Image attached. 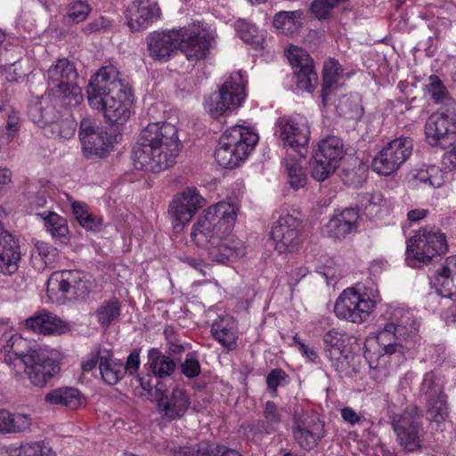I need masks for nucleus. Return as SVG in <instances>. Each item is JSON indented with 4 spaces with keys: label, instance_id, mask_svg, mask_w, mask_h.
Masks as SVG:
<instances>
[{
    "label": "nucleus",
    "instance_id": "obj_1",
    "mask_svg": "<svg viewBox=\"0 0 456 456\" xmlns=\"http://www.w3.org/2000/svg\"><path fill=\"white\" fill-rule=\"evenodd\" d=\"M418 337V323L414 313L397 307L386 313L379 320L376 339L384 353H373L368 356L370 377L378 383H383L390 374V358L400 362L413 347Z\"/></svg>",
    "mask_w": 456,
    "mask_h": 456
},
{
    "label": "nucleus",
    "instance_id": "obj_2",
    "mask_svg": "<svg viewBox=\"0 0 456 456\" xmlns=\"http://www.w3.org/2000/svg\"><path fill=\"white\" fill-rule=\"evenodd\" d=\"M3 340L4 362L15 377L22 378V370L33 386L44 387L59 372V364L50 349L28 346V341L12 330L3 333Z\"/></svg>",
    "mask_w": 456,
    "mask_h": 456
},
{
    "label": "nucleus",
    "instance_id": "obj_3",
    "mask_svg": "<svg viewBox=\"0 0 456 456\" xmlns=\"http://www.w3.org/2000/svg\"><path fill=\"white\" fill-rule=\"evenodd\" d=\"M180 150L175 126L167 122L150 123L133 147V164L136 169L158 173L175 164Z\"/></svg>",
    "mask_w": 456,
    "mask_h": 456
},
{
    "label": "nucleus",
    "instance_id": "obj_4",
    "mask_svg": "<svg viewBox=\"0 0 456 456\" xmlns=\"http://www.w3.org/2000/svg\"><path fill=\"white\" fill-rule=\"evenodd\" d=\"M214 42L213 33L200 23L155 31L147 37L149 55L159 61H167L179 47L189 61L198 62L207 57Z\"/></svg>",
    "mask_w": 456,
    "mask_h": 456
},
{
    "label": "nucleus",
    "instance_id": "obj_5",
    "mask_svg": "<svg viewBox=\"0 0 456 456\" xmlns=\"http://www.w3.org/2000/svg\"><path fill=\"white\" fill-rule=\"evenodd\" d=\"M237 218L235 206L225 201L218 202L208 208L193 224L191 236L195 244L208 251V247L223 232H232Z\"/></svg>",
    "mask_w": 456,
    "mask_h": 456
},
{
    "label": "nucleus",
    "instance_id": "obj_6",
    "mask_svg": "<svg viewBox=\"0 0 456 456\" xmlns=\"http://www.w3.org/2000/svg\"><path fill=\"white\" fill-rule=\"evenodd\" d=\"M257 142V134L248 127L240 125L231 126L220 137L215 159L219 166L233 168L248 157Z\"/></svg>",
    "mask_w": 456,
    "mask_h": 456
},
{
    "label": "nucleus",
    "instance_id": "obj_7",
    "mask_svg": "<svg viewBox=\"0 0 456 456\" xmlns=\"http://www.w3.org/2000/svg\"><path fill=\"white\" fill-rule=\"evenodd\" d=\"M77 77L74 64L65 58L57 60L45 73L48 91L69 107L79 105L84 99Z\"/></svg>",
    "mask_w": 456,
    "mask_h": 456
},
{
    "label": "nucleus",
    "instance_id": "obj_8",
    "mask_svg": "<svg viewBox=\"0 0 456 456\" xmlns=\"http://www.w3.org/2000/svg\"><path fill=\"white\" fill-rule=\"evenodd\" d=\"M448 251L446 235L440 229L423 227L406 241L407 261L428 264Z\"/></svg>",
    "mask_w": 456,
    "mask_h": 456
},
{
    "label": "nucleus",
    "instance_id": "obj_9",
    "mask_svg": "<svg viewBox=\"0 0 456 456\" xmlns=\"http://www.w3.org/2000/svg\"><path fill=\"white\" fill-rule=\"evenodd\" d=\"M375 307L371 292L362 286L347 288L339 295L334 305L338 318L353 323H362L368 320Z\"/></svg>",
    "mask_w": 456,
    "mask_h": 456
},
{
    "label": "nucleus",
    "instance_id": "obj_10",
    "mask_svg": "<svg viewBox=\"0 0 456 456\" xmlns=\"http://www.w3.org/2000/svg\"><path fill=\"white\" fill-rule=\"evenodd\" d=\"M245 81L240 71L231 73L217 93L210 94L205 102V110L214 118L237 109L242 103Z\"/></svg>",
    "mask_w": 456,
    "mask_h": 456
},
{
    "label": "nucleus",
    "instance_id": "obj_11",
    "mask_svg": "<svg viewBox=\"0 0 456 456\" xmlns=\"http://www.w3.org/2000/svg\"><path fill=\"white\" fill-rule=\"evenodd\" d=\"M91 291V283L86 275L77 270H62L53 273L48 280L46 292L54 300L84 299Z\"/></svg>",
    "mask_w": 456,
    "mask_h": 456
},
{
    "label": "nucleus",
    "instance_id": "obj_12",
    "mask_svg": "<svg viewBox=\"0 0 456 456\" xmlns=\"http://www.w3.org/2000/svg\"><path fill=\"white\" fill-rule=\"evenodd\" d=\"M276 126L281 140L289 147L295 158L303 159L307 152L310 139V126L307 118L301 114L280 118Z\"/></svg>",
    "mask_w": 456,
    "mask_h": 456
},
{
    "label": "nucleus",
    "instance_id": "obj_13",
    "mask_svg": "<svg viewBox=\"0 0 456 456\" xmlns=\"http://www.w3.org/2000/svg\"><path fill=\"white\" fill-rule=\"evenodd\" d=\"M412 147V141L409 137H399L392 140L372 159V170L380 175H392L411 155Z\"/></svg>",
    "mask_w": 456,
    "mask_h": 456
},
{
    "label": "nucleus",
    "instance_id": "obj_14",
    "mask_svg": "<svg viewBox=\"0 0 456 456\" xmlns=\"http://www.w3.org/2000/svg\"><path fill=\"white\" fill-rule=\"evenodd\" d=\"M89 105L102 112L104 118L112 126H123L131 116V109L134 103V94L132 88L120 90L118 93H111L106 96H101L100 101L92 102L87 100Z\"/></svg>",
    "mask_w": 456,
    "mask_h": 456
},
{
    "label": "nucleus",
    "instance_id": "obj_15",
    "mask_svg": "<svg viewBox=\"0 0 456 456\" xmlns=\"http://www.w3.org/2000/svg\"><path fill=\"white\" fill-rule=\"evenodd\" d=\"M396 440L404 451L415 452L421 448L420 414L416 406L407 408L404 412L392 419Z\"/></svg>",
    "mask_w": 456,
    "mask_h": 456
},
{
    "label": "nucleus",
    "instance_id": "obj_16",
    "mask_svg": "<svg viewBox=\"0 0 456 456\" xmlns=\"http://www.w3.org/2000/svg\"><path fill=\"white\" fill-rule=\"evenodd\" d=\"M300 224V220L290 214L279 217L271 231V238L279 253H291L299 248L302 242Z\"/></svg>",
    "mask_w": 456,
    "mask_h": 456
},
{
    "label": "nucleus",
    "instance_id": "obj_17",
    "mask_svg": "<svg viewBox=\"0 0 456 456\" xmlns=\"http://www.w3.org/2000/svg\"><path fill=\"white\" fill-rule=\"evenodd\" d=\"M291 430L295 442L305 451L316 447L324 436L323 423L306 412L294 414Z\"/></svg>",
    "mask_w": 456,
    "mask_h": 456
},
{
    "label": "nucleus",
    "instance_id": "obj_18",
    "mask_svg": "<svg viewBox=\"0 0 456 456\" xmlns=\"http://www.w3.org/2000/svg\"><path fill=\"white\" fill-rule=\"evenodd\" d=\"M130 86L120 77V73L113 65L102 67L91 77L86 87L87 100L100 101L101 96L126 90Z\"/></svg>",
    "mask_w": 456,
    "mask_h": 456
},
{
    "label": "nucleus",
    "instance_id": "obj_19",
    "mask_svg": "<svg viewBox=\"0 0 456 456\" xmlns=\"http://www.w3.org/2000/svg\"><path fill=\"white\" fill-rule=\"evenodd\" d=\"M204 198L194 187L187 188L177 194L168 208L174 227L188 224L198 210L204 206Z\"/></svg>",
    "mask_w": 456,
    "mask_h": 456
},
{
    "label": "nucleus",
    "instance_id": "obj_20",
    "mask_svg": "<svg viewBox=\"0 0 456 456\" xmlns=\"http://www.w3.org/2000/svg\"><path fill=\"white\" fill-rule=\"evenodd\" d=\"M428 142L432 146L448 143L456 139V113L445 111L432 114L425 125Z\"/></svg>",
    "mask_w": 456,
    "mask_h": 456
},
{
    "label": "nucleus",
    "instance_id": "obj_21",
    "mask_svg": "<svg viewBox=\"0 0 456 456\" xmlns=\"http://www.w3.org/2000/svg\"><path fill=\"white\" fill-rule=\"evenodd\" d=\"M287 57L295 69L297 87L311 92L318 84V76L314 69V61L306 51L298 46H290L287 50Z\"/></svg>",
    "mask_w": 456,
    "mask_h": 456
},
{
    "label": "nucleus",
    "instance_id": "obj_22",
    "mask_svg": "<svg viewBox=\"0 0 456 456\" xmlns=\"http://www.w3.org/2000/svg\"><path fill=\"white\" fill-rule=\"evenodd\" d=\"M208 254L213 261L225 264L243 257L246 255V247L242 240L232 236L231 232H223L208 247Z\"/></svg>",
    "mask_w": 456,
    "mask_h": 456
},
{
    "label": "nucleus",
    "instance_id": "obj_23",
    "mask_svg": "<svg viewBox=\"0 0 456 456\" xmlns=\"http://www.w3.org/2000/svg\"><path fill=\"white\" fill-rule=\"evenodd\" d=\"M159 16V7L151 0H134L126 11L127 24L132 31L146 29Z\"/></svg>",
    "mask_w": 456,
    "mask_h": 456
},
{
    "label": "nucleus",
    "instance_id": "obj_24",
    "mask_svg": "<svg viewBox=\"0 0 456 456\" xmlns=\"http://www.w3.org/2000/svg\"><path fill=\"white\" fill-rule=\"evenodd\" d=\"M345 332L332 329L323 338L325 354L335 370L343 373L348 370L353 355L345 349Z\"/></svg>",
    "mask_w": 456,
    "mask_h": 456
},
{
    "label": "nucleus",
    "instance_id": "obj_25",
    "mask_svg": "<svg viewBox=\"0 0 456 456\" xmlns=\"http://www.w3.org/2000/svg\"><path fill=\"white\" fill-rule=\"evenodd\" d=\"M27 329L45 336L61 335L70 331L69 322L61 320L54 314L42 309L25 321Z\"/></svg>",
    "mask_w": 456,
    "mask_h": 456
},
{
    "label": "nucleus",
    "instance_id": "obj_26",
    "mask_svg": "<svg viewBox=\"0 0 456 456\" xmlns=\"http://www.w3.org/2000/svg\"><path fill=\"white\" fill-rule=\"evenodd\" d=\"M442 297H454L456 302V256L447 257L430 281Z\"/></svg>",
    "mask_w": 456,
    "mask_h": 456
},
{
    "label": "nucleus",
    "instance_id": "obj_27",
    "mask_svg": "<svg viewBox=\"0 0 456 456\" xmlns=\"http://www.w3.org/2000/svg\"><path fill=\"white\" fill-rule=\"evenodd\" d=\"M53 100L51 95H44L29 105L28 115L38 126L45 129L61 116V111L56 110Z\"/></svg>",
    "mask_w": 456,
    "mask_h": 456
},
{
    "label": "nucleus",
    "instance_id": "obj_28",
    "mask_svg": "<svg viewBox=\"0 0 456 456\" xmlns=\"http://www.w3.org/2000/svg\"><path fill=\"white\" fill-rule=\"evenodd\" d=\"M21 252L19 240L2 230V273L12 275L19 268Z\"/></svg>",
    "mask_w": 456,
    "mask_h": 456
},
{
    "label": "nucleus",
    "instance_id": "obj_29",
    "mask_svg": "<svg viewBox=\"0 0 456 456\" xmlns=\"http://www.w3.org/2000/svg\"><path fill=\"white\" fill-rule=\"evenodd\" d=\"M45 402L52 406L77 410L83 405L85 398L80 391L73 387H61L49 391Z\"/></svg>",
    "mask_w": 456,
    "mask_h": 456
},
{
    "label": "nucleus",
    "instance_id": "obj_30",
    "mask_svg": "<svg viewBox=\"0 0 456 456\" xmlns=\"http://www.w3.org/2000/svg\"><path fill=\"white\" fill-rule=\"evenodd\" d=\"M359 218L358 211L349 208L333 216L327 224L328 233L335 239H344L346 235L356 230Z\"/></svg>",
    "mask_w": 456,
    "mask_h": 456
},
{
    "label": "nucleus",
    "instance_id": "obj_31",
    "mask_svg": "<svg viewBox=\"0 0 456 456\" xmlns=\"http://www.w3.org/2000/svg\"><path fill=\"white\" fill-rule=\"evenodd\" d=\"M262 416L263 419L257 420L251 428L261 436L278 431L283 422L282 410L273 401L265 403Z\"/></svg>",
    "mask_w": 456,
    "mask_h": 456
},
{
    "label": "nucleus",
    "instance_id": "obj_32",
    "mask_svg": "<svg viewBox=\"0 0 456 456\" xmlns=\"http://www.w3.org/2000/svg\"><path fill=\"white\" fill-rule=\"evenodd\" d=\"M211 334L226 349L236 348L238 335L232 317L226 315L215 320L211 325Z\"/></svg>",
    "mask_w": 456,
    "mask_h": 456
},
{
    "label": "nucleus",
    "instance_id": "obj_33",
    "mask_svg": "<svg viewBox=\"0 0 456 456\" xmlns=\"http://www.w3.org/2000/svg\"><path fill=\"white\" fill-rule=\"evenodd\" d=\"M189 405L190 401L187 392L180 387H175L170 395L159 402V406L162 407L165 417L169 419H175L183 416Z\"/></svg>",
    "mask_w": 456,
    "mask_h": 456
},
{
    "label": "nucleus",
    "instance_id": "obj_34",
    "mask_svg": "<svg viewBox=\"0 0 456 456\" xmlns=\"http://www.w3.org/2000/svg\"><path fill=\"white\" fill-rule=\"evenodd\" d=\"M147 365L153 373L155 379L169 377L176 369L175 362L155 347L148 351Z\"/></svg>",
    "mask_w": 456,
    "mask_h": 456
},
{
    "label": "nucleus",
    "instance_id": "obj_35",
    "mask_svg": "<svg viewBox=\"0 0 456 456\" xmlns=\"http://www.w3.org/2000/svg\"><path fill=\"white\" fill-rule=\"evenodd\" d=\"M319 159L328 161L338 167L339 160L344 156L342 141L336 136H329L318 143V149L314 152Z\"/></svg>",
    "mask_w": 456,
    "mask_h": 456
},
{
    "label": "nucleus",
    "instance_id": "obj_36",
    "mask_svg": "<svg viewBox=\"0 0 456 456\" xmlns=\"http://www.w3.org/2000/svg\"><path fill=\"white\" fill-rule=\"evenodd\" d=\"M342 69L338 61L329 59L324 62L323 84L322 88V103L327 105L330 101V94L337 86L338 79L342 76Z\"/></svg>",
    "mask_w": 456,
    "mask_h": 456
},
{
    "label": "nucleus",
    "instance_id": "obj_37",
    "mask_svg": "<svg viewBox=\"0 0 456 456\" xmlns=\"http://www.w3.org/2000/svg\"><path fill=\"white\" fill-rule=\"evenodd\" d=\"M38 216L44 220V226L53 238L64 242L68 240L69 228L65 218L51 211L39 213Z\"/></svg>",
    "mask_w": 456,
    "mask_h": 456
},
{
    "label": "nucleus",
    "instance_id": "obj_38",
    "mask_svg": "<svg viewBox=\"0 0 456 456\" xmlns=\"http://www.w3.org/2000/svg\"><path fill=\"white\" fill-rule=\"evenodd\" d=\"M100 372L105 383L116 385L125 377L124 364L118 360L111 359L109 354L101 355Z\"/></svg>",
    "mask_w": 456,
    "mask_h": 456
},
{
    "label": "nucleus",
    "instance_id": "obj_39",
    "mask_svg": "<svg viewBox=\"0 0 456 456\" xmlns=\"http://www.w3.org/2000/svg\"><path fill=\"white\" fill-rule=\"evenodd\" d=\"M2 456H55V454L44 442H36L20 447L2 448Z\"/></svg>",
    "mask_w": 456,
    "mask_h": 456
},
{
    "label": "nucleus",
    "instance_id": "obj_40",
    "mask_svg": "<svg viewBox=\"0 0 456 456\" xmlns=\"http://www.w3.org/2000/svg\"><path fill=\"white\" fill-rule=\"evenodd\" d=\"M66 117L63 115L57 118L56 121L51 123L45 128V134L54 138L69 139L75 134L77 123L71 115L67 112Z\"/></svg>",
    "mask_w": 456,
    "mask_h": 456
},
{
    "label": "nucleus",
    "instance_id": "obj_41",
    "mask_svg": "<svg viewBox=\"0 0 456 456\" xmlns=\"http://www.w3.org/2000/svg\"><path fill=\"white\" fill-rule=\"evenodd\" d=\"M121 313V303L116 298L112 297L110 300L102 302L95 311V316L98 323L104 329H107L110 324L117 320Z\"/></svg>",
    "mask_w": 456,
    "mask_h": 456
},
{
    "label": "nucleus",
    "instance_id": "obj_42",
    "mask_svg": "<svg viewBox=\"0 0 456 456\" xmlns=\"http://www.w3.org/2000/svg\"><path fill=\"white\" fill-rule=\"evenodd\" d=\"M31 425L28 415L22 413H11L2 410V434L20 433L28 430Z\"/></svg>",
    "mask_w": 456,
    "mask_h": 456
},
{
    "label": "nucleus",
    "instance_id": "obj_43",
    "mask_svg": "<svg viewBox=\"0 0 456 456\" xmlns=\"http://www.w3.org/2000/svg\"><path fill=\"white\" fill-rule=\"evenodd\" d=\"M428 94L436 104L452 106L454 99L450 95L446 86L436 75L429 77V83L426 86Z\"/></svg>",
    "mask_w": 456,
    "mask_h": 456
},
{
    "label": "nucleus",
    "instance_id": "obj_44",
    "mask_svg": "<svg viewBox=\"0 0 456 456\" xmlns=\"http://www.w3.org/2000/svg\"><path fill=\"white\" fill-rule=\"evenodd\" d=\"M286 154L287 158L284 159V164L288 173L289 183L293 189L298 190L306 183V175L297 163L301 159L295 158L296 154L289 153V151Z\"/></svg>",
    "mask_w": 456,
    "mask_h": 456
},
{
    "label": "nucleus",
    "instance_id": "obj_45",
    "mask_svg": "<svg viewBox=\"0 0 456 456\" xmlns=\"http://www.w3.org/2000/svg\"><path fill=\"white\" fill-rule=\"evenodd\" d=\"M81 142L86 151L101 156L108 151L110 144V138L108 133L101 128Z\"/></svg>",
    "mask_w": 456,
    "mask_h": 456
},
{
    "label": "nucleus",
    "instance_id": "obj_46",
    "mask_svg": "<svg viewBox=\"0 0 456 456\" xmlns=\"http://www.w3.org/2000/svg\"><path fill=\"white\" fill-rule=\"evenodd\" d=\"M427 412L431 421L441 423L449 415V409L446 401V395H438L426 399Z\"/></svg>",
    "mask_w": 456,
    "mask_h": 456
},
{
    "label": "nucleus",
    "instance_id": "obj_47",
    "mask_svg": "<svg viewBox=\"0 0 456 456\" xmlns=\"http://www.w3.org/2000/svg\"><path fill=\"white\" fill-rule=\"evenodd\" d=\"M419 393L426 399L445 395L444 392V381L441 377L429 371L424 374L419 387Z\"/></svg>",
    "mask_w": 456,
    "mask_h": 456
},
{
    "label": "nucleus",
    "instance_id": "obj_48",
    "mask_svg": "<svg viewBox=\"0 0 456 456\" xmlns=\"http://www.w3.org/2000/svg\"><path fill=\"white\" fill-rule=\"evenodd\" d=\"M72 210L79 224L87 231H95L102 224L100 219L88 212L86 205L83 202L74 201Z\"/></svg>",
    "mask_w": 456,
    "mask_h": 456
},
{
    "label": "nucleus",
    "instance_id": "obj_49",
    "mask_svg": "<svg viewBox=\"0 0 456 456\" xmlns=\"http://www.w3.org/2000/svg\"><path fill=\"white\" fill-rule=\"evenodd\" d=\"M172 450L175 456H210L211 445L207 442L189 441Z\"/></svg>",
    "mask_w": 456,
    "mask_h": 456
},
{
    "label": "nucleus",
    "instance_id": "obj_50",
    "mask_svg": "<svg viewBox=\"0 0 456 456\" xmlns=\"http://www.w3.org/2000/svg\"><path fill=\"white\" fill-rule=\"evenodd\" d=\"M31 256L34 260L39 258L42 261L39 267H51L56 260L57 249L45 242L37 241Z\"/></svg>",
    "mask_w": 456,
    "mask_h": 456
},
{
    "label": "nucleus",
    "instance_id": "obj_51",
    "mask_svg": "<svg viewBox=\"0 0 456 456\" xmlns=\"http://www.w3.org/2000/svg\"><path fill=\"white\" fill-rule=\"evenodd\" d=\"M409 183L413 188H437L441 186L438 179L433 177L428 169L416 170L410 178Z\"/></svg>",
    "mask_w": 456,
    "mask_h": 456
},
{
    "label": "nucleus",
    "instance_id": "obj_52",
    "mask_svg": "<svg viewBox=\"0 0 456 456\" xmlns=\"http://www.w3.org/2000/svg\"><path fill=\"white\" fill-rule=\"evenodd\" d=\"M337 168L335 165L319 159L317 155L314 154V161L312 163L311 174L314 179L319 182L326 180L330 175Z\"/></svg>",
    "mask_w": 456,
    "mask_h": 456
},
{
    "label": "nucleus",
    "instance_id": "obj_53",
    "mask_svg": "<svg viewBox=\"0 0 456 456\" xmlns=\"http://www.w3.org/2000/svg\"><path fill=\"white\" fill-rule=\"evenodd\" d=\"M289 383L288 374L280 368L272 370L266 377L267 388L271 391L272 396L276 397L278 387Z\"/></svg>",
    "mask_w": 456,
    "mask_h": 456
},
{
    "label": "nucleus",
    "instance_id": "obj_54",
    "mask_svg": "<svg viewBox=\"0 0 456 456\" xmlns=\"http://www.w3.org/2000/svg\"><path fill=\"white\" fill-rule=\"evenodd\" d=\"M91 6L85 1H76L69 4L68 18L75 23L84 21L91 12Z\"/></svg>",
    "mask_w": 456,
    "mask_h": 456
},
{
    "label": "nucleus",
    "instance_id": "obj_55",
    "mask_svg": "<svg viewBox=\"0 0 456 456\" xmlns=\"http://www.w3.org/2000/svg\"><path fill=\"white\" fill-rule=\"evenodd\" d=\"M338 5L335 0H314L310 10L318 20H326L330 17L332 10Z\"/></svg>",
    "mask_w": 456,
    "mask_h": 456
},
{
    "label": "nucleus",
    "instance_id": "obj_56",
    "mask_svg": "<svg viewBox=\"0 0 456 456\" xmlns=\"http://www.w3.org/2000/svg\"><path fill=\"white\" fill-rule=\"evenodd\" d=\"M113 26V21L104 16H100L93 21L89 22L83 28V32L86 35L93 33L105 32Z\"/></svg>",
    "mask_w": 456,
    "mask_h": 456
},
{
    "label": "nucleus",
    "instance_id": "obj_57",
    "mask_svg": "<svg viewBox=\"0 0 456 456\" xmlns=\"http://www.w3.org/2000/svg\"><path fill=\"white\" fill-rule=\"evenodd\" d=\"M181 372L188 379L198 377L201 372L200 363L196 357L188 354L181 363Z\"/></svg>",
    "mask_w": 456,
    "mask_h": 456
},
{
    "label": "nucleus",
    "instance_id": "obj_58",
    "mask_svg": "<svg viewBox=\"0 0 456 456\" xmlns=\"http://www.w3.org/2000/svg\"><path fill=\"white\" fill-rule=\"evenodd\" d=\"M297 17L296 12H281L277 13L273 19V25L282 30L290 29Z\"/></svg>",
    "mask_w": 456,
    "mask_h": 456
},
{
    "label": "nucleus",
    "instance_id": "obj_59",
    "mask_svg": "<svg viewBox=\"0 0 456 456\" xmlns=\"http://www.w3.org/2000/svg\"><path fill=\"white\" fill-rule=\"evenodd\" d=\"M140 364V350L134 349L126 358V363L124 364V374H128L130 376L134 375L137 373Z\"/></svg>",
    "mask_w": 456,
    "mask_h": 456
},
{
    "label": "nucleus",
    "instance_id": "obj_60",
    "mask_svg": "<svg viewBox=\"0 0 456 456\" xmlns=\"http://www.w3.org/2000/svg\"><path fill=\"white\" fill-rule=\"evenodd\" d=\"M238 33L240 38L246 43L256 44L259 42L256 27L251 24L238 25Z\"/></svg>",
    "mask_w": 456,
    "mask_h": 456
},
{
    "label": "nucleus",
    "instance_id": "obj_61",
    "mask_svg": "<svg viewBox=\"0 0 456 456\" xmlns=\"http://www.w3.org/2000/svg\"><path fill=\"white\" fill-rule=\"evenodd\" d=\"M153 379V377L149 373H142L136 376V380L139 382L141 387L148 394H151L153 388H156L159 393H163L165 389L159 387L158 383L154 384Z\"/></svg>",
    "mask_w": 456,
    "mask_h": 456
},
{
    "label": "nucleus",
    "instance_id": "obj_62",
    "mask_svg": "<svg viewBox=\"0 0 456 456\" xmlns=\"http://www.w3.org/2000/svg\"><path fill=\"white\" fill-rule=\"evenodd\" d=\"M20 127V117L13 110H8V118L6 123V135L13 138Z\"/></svg>",
    "mask_w": 456,
    "mask_h": 456
},
{
    "label": "nucleus",
    "instance_id": "obj_63",
    "mask_svg": "<svg viewBox=\"0 0 456 456\" xmlns=\"http://www.w3.org/2000/svg\"><path fill=\"white\" fill-rule=\"evenodd\" d=\"M101 128L94 125V121L90 118H83L80 122L79 138L81 141L88 137L91 134L96 133Z\"/></svg>",
    "mask_w": 456,
    "mask_h": 456
},
{
    "label": "nucleus",
    "instance_id": "obj_64",
    "mask_svg": "<svg viewBox=\"0 0 456 456\" xmlns=\"http://www.w3.org/2000/svg\"><path fill=\"white\" fill-rule=\"evenodd\" d=\"M295 343L298 345L300 352L306 356L311 362H315L318 358V355L314 350V348L308 346L306 344L303 343L299 338L295 335L293 338Z\"/></svg>",
    "mask_w": 456,
    "mask_h": 456
}]
</instances>
